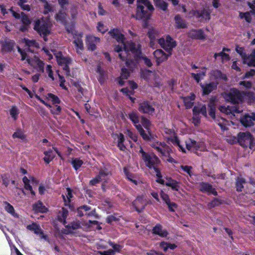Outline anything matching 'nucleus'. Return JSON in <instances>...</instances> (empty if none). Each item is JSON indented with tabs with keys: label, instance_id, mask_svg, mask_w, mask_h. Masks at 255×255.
<instances>
[{
	"label": "nucleus",
	"instance_id": "obj_59",
	"mask_svg": "<svg viewBox=\"0 0 255 255\" xmlns=\"http://www.w3.org/2000/svg\"><path fill=\"white\" fill-rule=\"evenodd\" d=\"M53 11V8L51 4H49L48 2H46V4H44V11L43 13L47 14L50 12Z\"/></svg>",
	"mask_w": 255,
	"mask_h": 255
},
{
	"label": "nucleus",
	"instance_id": "obj_54",
	"mask_svg": "<svg viewBox=\"0 0 255 255\" xmlns=\"http://www.w3.org/2000/svg\"><path fill=\"white\" fill-rule=\"evenodd\" d=\"M154 172L156 173V176L157 177L156 181L157 183H160L162 185H165V181L163 179H162V175L161 174L160 169H159L157 170L154 171Z\"/></svg>",
	"mask_w": 255,
	"mask_h": 255
},
{
	"label": "nucleus",
	"instance_id": "obj_38",
	"mask_svg": "<svg viewBox=\"0 0 255 255\" xmlns=\"http://www.w3.org/2000/svg\"><path fill=\"white\" fill-rule=\"evenodd\" d=\"M66 190L67 194L66 196L63 194L62 195L65 206H67V203H69L71 202V198L73 197L72 190L69 187L67 188Z\"/></svg>",
	"mask_w": 255,
	"mask_h": 255
},
{
	"label": "nucleus",
	"instance_id": "obj_31",
	"mask_svg": "<svg viewBox=\"0 0 255 255\" xmlns=\"http://www.w3.org/2000/svg\"><path fill=\"white\" fill-rule=\"evenodd\" d=\"M176 26L177 28H185L187 27V24L185 20H184L179 14L176 15L174 17Z\"/></svg>",
	"mask_w": 255,
	"mask_h": 255
},
{
	"label": "nucleus",
	"instance_id": "obj_28",
	"mask_svg": "<svg viewBox=\"0 0 255 255\" xmlns=\"http://www.w3.org/2000/svg\"><path fill=\"white\" fill-rule=\"evenodd\" d=\"M151 146L154 148L158 152L161 153L162 156H166V153L167 155H170L172 153L171 148L168 145L166 146L165 149H162L159 146L156 145L155 144H151Z\"/></svg>",
	"mask_w": 255,
	"mask_h": 255
},
{
	"label": "nucleus",
	"instance_id": "obj_52",
	"mask_svg": "<svg viewBox=\"0 0 255 255\" xmlns=\"http://www.w3.org/2000/svg\"><path fill=\"white\" fill-rule=\"evenodd\" d=\"M108 243L111 247H112L113 248L114 250H113L114 251L115 253H120L121 252V249L123 248L122 246H121V245L119 244H116L114 242L110 240L108 241Z\"/></svg>",
	"mask_w": 255,
	"mask_h": 255
},
{
	"label": "nucleus",
	"instance_id": "obj_30",
	"mask_svg": "<svg viewBox=\"0 0 255 255\" xmlns=\"http://www.w3.org/2000/svg\"><path fill=\"white\" fill-rule=\"evenodd\" d=\"M33 210L36 212L42 213H46L48 210L41 201H38L33 205Z\"/></svg>",
	"mask_w": 255,
	"mask_h": 255
},
{
	"label": "nucleus",
	"instance_id": "obj_25",
	"mask_svg": "<svg viewBox=\"0 0 255 255\" xmlns=\"http://www.w3.org/2000/svg\"><path fill=\"white\" fill-rule=\"evenodd\" d=\"M14 43L13 40L8 39L1 42V51L6 52H11L13 49Z\"/></svg>",
	"mask_w": 255,
	"mask_h": 255
},
{
	"label": "nucleus",
	"instance_id": "obj_45",
	"mask_svg": "<svg viewBox=\"0 0 255 255\" xmlns=\"http://www.w3.org/2000/svg\"><path fill=\"white\" fill-rule=\"evenodd\" d=\"M12 136L13 138H17L22 140H26V135L24 134L23 131L20 128L17 129L13 133Z\"/></svg>",
	"mask_w": 255,
	"mask_h": 255
},
{
	"label": "nucleus",
	"instance_id": "obj_14",
	"mask_svg": "<svg viewBox=\"0 0 255 255\" xmlns=\"http://www.w3.org/2000/svg\"><path fill=\"white\" fill-rule=\"evenodd\" d=\"M83 33H78L77 32H75L73 34V38L75 39L73 43L74 44L76 51L77 53H79V50L81 51L84 50V45L82 40Z\"/></svg>",
	"mask_w": 255,
	"mask_h": 255
},
{
	"label": "nucleus",
	"instance_id": "obj_60",
	"mask_svg": "<svg viewBox=\"0 0 255 255\" xmlns=\"http://www.w3.org/2000/svg\"><path fill=\"white\" fill-rule=\"evenodd\" d=\"M25 44L28 47H38V44L36 42V41L34 40H29L27 39H25Z\"/></svg>",
	"mask_w": 255,
	"mask_h": 255
},
{
	"label": "nucleus",
	"instance_id": "obj_51",
	"mask_svg": "<svg viewBox=\"0 0 255 255\" xmlns=\"http://www.w3.org/2000/svg\"><path fill=\"white\" fill-rule=\"evenodd\" d=\"M214 121L220 127L222 130L225 131L227 130L228 128H227L226 125L223 123V122L225 121L224 118H217L214 120Z\"/></svg>",
	"mask_w": 255,
	"mask_h": 255
},
{
	"label": "nucleus",
	"instance_id": "obj_2",
	"mask_svg": "<svg viewBox=\"0 0 255 255\" xmlns=\"http://www.w3.org/2000/svg\"><path fill=\"white\" fill-rule=\"evenodd\" d=\"M33 29L43 38L45 41H47V36L50 34V30L49 23L46 20L43 18L35 20Z\"/></svg>",
	"mask_w": 255,
	"mask_h": 255
},
{
	"label": "nucleus",
	"instance_id": "obj_33",
	"mask_svg": "<svg viewBox=\"0 0 255 255\" xmlns=\"http://www.w3.org/2000/svg\"><path fill=\"white\" fill-rule=\"evenodd\" d=\"M26 228L27 230L33 231L35 234H43V232L41 230L40 226L36 223H32L31 224L27 226Z\"/></svg>",
	"mask_w": 255,
	"mask_h": 255
},
{
	"label": "nucleus",
	"instance_id": "obj_17",
	"mask_svg": "<svg viewBox=\"0 0 255 255\" xmlns=\"http://www.w3.org/2000/svg\"><path fill=\"white\" fill-rule=\"evenodd\" d=\"M218 83L214 82H212L205 85L200 84V86L202 89V95H208L212 91L217 88Z\"/></svg>",
	"mask_w": 255,
	"mask_h": 255
},
{
	"label": "nucleus",
	"instance_id": "obj_42",
	"mask_svg": "<svg viewBox=\"0 0 255 255\" xmlns=\"http://www.w3.org/2000/svg\"><path fill=\"white\" fill-rule=\"evenodd\" d=\"M68 215V210L64 208H62L61 215H58L57 217L58 220L59 222L63 223V224L65 225L66 224V219L67 218Z\"/></svg>",
	"mask_w": 255,
	"mask_h": 255
},
{
	"label": "nucleus",
	"instance_id": "obj_1",
	"mask_svg": "<svg viewBox=\"0 0 255 255\" xmlns=\"http://www.w3.org/2000/svg\"><path fill=\"white\" fill-rule=\"evenodd\" d=\"M254 94L250 92H242L236 88H232L229 90L224 91L222 93L223 98L228 102L233 104H237L242 102L245 96L253 97Z\"/></svg>",
	"mask_w": 255,
	"mask_h": 255
},
{
	"label": "nucleus",
	"instance_id": "obj_44",
	"mask_svg": "<svg viewBox=\"0 0 255 255\" xmlns=\"http://www.w3.org/2000/svg\"><path fill=\"white\" fill-rule=\"evenodd\" d=\"M223 203V200L214 198L210 202L208 203V206L210 208H213L217 206H219Z\"/></svg>",
	"mask_w": 255,
	"mask_h": 255
},
{
	"label": "nucleus",
	"instance_id": "obj_20",
	"mask_svg": "<svg viewBox=\"0 0 255 255\" xmlns=\"http://www.w3.org/2000/svg\"><path fill=\"white\" fill-rule=\"evenodd\" d=\"M255 121V114L250 116L249 114H246L241 118L240 122L245 127H250L254 125Z\"/></svg>",
	"mask_w": 255,
	"mask_h": 255
},
{
	"label": "nucleus",
	"instance_id": "obj_21",
	"mask_svg": "<svg viewBox=\"0 0 255 255\" xmlns=\"http://www.w3.org/2000/svg\"><path fill=\"white\" fill-rule=\"evenodd\" d=\"M152 233L153 234L158 235L160 237H166L169 234L168 231L162 229V226L160 224H157L152 229Z\"/></svg>",
	"mask_w": 255,
	"mask_h": 255
},
{
	"label": "nucleus",
	"instance_id": "obj_39",
	"mask_svg": "<svg viewBox=\"0 0 255 255\" xmlns=\"http://www.w3.org/2000/svg\"><path fill=\"white\" fill-rule=\"evenodd\" d=\"M4 204H5L4 209L7 213L10 214L14 217L18 218V214L15 212L13 207L10 204L6 201L4 202Z\"/></svg>",
	"mask_w": 255,
	"mask_h": 255
},
{
	"label": "nucleus",
	"instance_id": "obj_6",
	"mask_svg": "<svg viewBox=\"0 0 255 255\" xmlns=\"http://www.w3.org/2000/svg\"><path fill=\"white\" fill-rule=\"evenodd\" d=\"M153 11H149L144 5H138L136 8V13L133 15L136 19L147 21L150 18L151 12Z\"/></svg>",
	"mask_w": 255,
	"mask_h": 255
},
{
	"label": "nucleus",
	"instance_id": "obj_36",
	"mask_svg": "<svg viewBox=\"0 0 255 255\" xmlns=\"http://www.w3.org/2000/svg\"><path fill=\"white\" fill-rule=\"evenodd\" d=\"M246 183V180L243 177H238L236 180V188L238 192L243 191L244 187V184Z\"/></svg>",
	"mask_w": 255,
	"mask_h": 255
},
{
	"label": "nucleus",
	"instance_id": "obj_32",
	"mask_svg": "<svg viewBox=\"0 0 255 255\" xmlns=\"http://www.w3.org/2000/svg\"><path fill=\"white\" fill-rule=\"evenodd\" d=\"M212 76L214 77L215 80H223L225 81H227L228 78L226 74H223L219 70H213L211 73Z\"/></svg>",
	"mask_w": 255,
	"mask_h": 255
},
{
	"label": "nucleus",
	"instance_id": "obj_34",
	"mask_svg": "<svg viewBox=\"0 0 255 255\" xmlns=\"http://www.w3.org/2000/svg\"><path fill=\"white\" fill-rule=\"evenodd\" d=\"M124 173L126 177V178L132 183H133L135 185L138 184V182L137 180L134 179L135 175L134 174L130 173L127 167H124L123 168Z\"/></svg>",
	"mask_w": 255,
	"mask_h": 255
},
{
	"label": "nucleus",
	"instance_id": "obj_57",
	"mask_svg": "<svg viewBox=\"0 0 255 255\" xmlns=\"http://www.w3.org/2000/svg\"><path fill=\"white\" fill-rule=\"evenodd\" d=\"M21 22L23 24L29 25L31 23V20L28 17V15L25 13L21 12Z\"/></svg>",
	"mask_w": 255,
	"mask_h": 255
},
{
	"label": "nucleus",
	"instance_id": "obj_9",
	"mask_svg": "<svg viewBox=\"0 0 255 255\" xmlns=\"http://www.w3.org/2000/svg\"><path fill=\"white\" fill-rule=\"evenodd\" d=\"M143 198L144 196L143 195H138L132 202V206L138 213L142 212L146 206V204L144 203Z\"/></svg>",
	"mask_w": 255,
	"mask_h": 255
},
{
	"label": "nucleus",
	"instance_id": "obj_41",
	"mask_svg": "<svg viewBox=\"0 0 255 255\" xmlns=\"http://www.w3.org/2000/svg\"><path fill=\"white\" fill-rule=\"evenodd\" d=\"M66 13L62 10H59L58 12L56 14L55 18L57 21H60L62 23L66 22Z\"/></svg>",
	"mask_w": 255,
	"mask_h": 255
},
{
	"label": "nucleus",
	"instance_id": "obj_47",
	"mask_svg": "<svg viewBox=\"0 0 255 255\" xmlns=\"http://www.w3.org/2000/svg\"><path fill=\"white\" fill-rule=\"evenodd\" d=\"M27 2V0H18L17 5L23 10L29 11L30 10V6L29 4H25Z\"/></svg>",
	"mask_w": 255,
	"mask_h": 255
},
{
	"label": "nucleus",
	"instance_id": "obj_10",
	"mask_svg": "<svg viewBox=\"0 0 255 255\" xmlns=\"http://www.w3.org/2000/svg\"><path fill=\"white\" fill-rule=\"evenodd\" d=\"M192 119H200L201 120L200 114L203 115L205 118H208L207 107L205 104L202 105L200 108L197 106H194L192 109Z\"/></svg>",
	"mask_w": 255,
	"mask_h": 255
},
{
	"label": "nucleus",
	"instance_id": "obj_4",
	"mask_svg": "<svg viewBox=\"0 0 255 255\" xmlns=\"http://www.w3.org/2000/svg\"><path fill=\"white\" fill-rule=\"evenodd\" d=\"M158 43L167 52H172L173 49L177 45L176 41L169 35H167L165 38L161 37L158 39Z\"/></svg>",
	"mask_w": 255,
	"mask_h": 255
},
{
	"label": "nucleus",
	"instance_id": "obj_11",
	"mask_svg": "<svg viewBox=\"0 0 255 255\" xmlns=\"http://www.w3.org/2000/svg\"><path fill=\"white\" fill-rule=\"evenodd\" d=\"M199 190L202 193H207L208 194H213L214 196L218 195V192L213 186L208 182H202L199 184Z\"/></svg>",
	"mask_w": 255,
	"mask_h": 255
},
{
	"label": "nucleus",
	"instance_id": "obj_61",
	"mask_svg": "<svg viewBox=\"0 0 255 255\" xmlns=\"http://www.w3.org/2000/svg\"><path fill=\"white\" fill-rule=\"evenodd\" d=\"M130 75V71L126 68L123 67L121 69V77L123 79H127Z\"/></svg>",
	"mask_w": 255,
	"mask_h": 255
},
{
	"label": "nucleus",
	"instance_id": "obj_26",
	"mask_svg": "<svg viewBox=\"0 0 255 255\" xmlns=\"http://www.w3.org/2000/svg\"><path fill=\"white\" fill-rule=\"evenodd\" d=\"M110 35L118 42H123L124 40V35L123 34L120 30L118 28H113L111 29L109 32Z\"/></svg>",
	"mask_w": 255,
	"mask_h": 255
},
{
	"label": "nucleus",
	"instance_id": "obj_23",
	"mask_svg": "<svg viewBox=\"0 0 255 255\" xmlns=\"http://www.w3.org/2000/svg\"><path fill=\"white\" fill-rule=\"evenodd\" d=\"M189 36L192 39L204 40L205 39V35L202 29H192L189 32Z\"/></svg>",
	"mask_w": 255,
	"mask_h": 255
},
{
	"label": "nucleus",
	"instance_id": "obj_18",
	"mask_svg": "<svg viewBox=\"0 0 255 255\" xmlns=\"http://www.w3.org/2000/svg\"><path fill=\"white\" fill-rule=\"evenodd\" d=\"M192 15L197 18H201V19L210 20V13L205 9L202 10H193L191 11Z\"/></svg>",
	"mask_w": 255,
	"mask_h": 255
},
{
	"label": "nucleus",
	"instance_id": "obj_37",
	"mask_svg": "<svg viewBox=\"0 0 255 255\" xmlns=\"http://www.w3.org/2000/svg\"><path fill=\"white\" fill-rule=\"evenodd\" d=\"M154 5L163 11L167 9L168 3L163 0H153Z\"/></svg>",
	"mask_w": 255,
	"mask_h": 255
},
{
	"label": "nucleus",
	"instance_id": "obj_7",
	"mask_svg": "<svg viewBox=\"0 0 255 255\" xmlns=\"http://www.w3.org/2000/svg\"><path fill=\"white\" fill-rule=\"evenodd\" d=\"M153 54L156 59L157 65L159 66L161 63L166 61L172 54V52L165 53L162 49H159L155 50Z\"/></svg>",
	"mask_w": 255,
	"mask_h": 255
},
{
	"label": "nucleus",
	"instance_id": "obj_48",
	"mask_svg": "<svg viewBox=\"0 0 255 255\" xmlns=\"http://www.w3.org/2000/svg\"><path fill=\"white\" fill-rule=\"evenodd\" d=\"M141 123L144 128L148 131H151L150 127L151 126V122L144 116H142L141 118Z\"/></svg>",
	"mask_w": 255,
	"mask_h": 255
},
{
	"label": "nucleus",
	"instance_id": "obj_15",
	"mask_svg": "<svg viewBox=\"0 0 255 255\" xmlns=\"http://www.w3.org/2000/svg\"><path fill=\"white\" fill-rule=\"evenodd\" d=\"M133 125L139 132L140 136L144 140L149 141L153 138V135L151 133V131H148V132L146 133L145 131L143 129L141 125H140L139 123Z\"/></svg>",
	"mask_w": 255,
	"mask_h": 255
},
{
	"label": "nucleus",
	"instance_id": "obj_64",
	"mask_svg": "<svg viewBox=\"0 0 255 255\" xmlns=\"http://www.w3.org/2000/svg\"><path fill=\"white\" fill-rule=\"evenodd\" d=\"M142 4L149 11H153L154 10L153 6L149 0H144Z\"/></svg>",
	"mask_w": 255,
	"mask_h": 255
},
{
	"label": "nucleus",
	"instance_id": "obj_56",
	"mask_svg": "<svg viewBox=\"0 0 255 255\" xmlns=\"http://www.w3.org/2000/svg\"><path fill=\"white\" fill-rule=\"evenodd\" d=\"M109 172L108 171V169L105 168L104 169H101L100 170L98 175L97 176L102 180H105L106 177L109 175Z\"/></svg>",
	"mask_w": 255,
	"mask_h": 255
},
{
	"label": "nucleus",
	"instance_id": "obj_5",
	"mask_svg": "<svg viewBox=\"0 0 255 255\" xmlns=\"http://www.w3.org/2000/svg\"><path fill=\"white\" fill-rule=\"evenodd\" d=\"M145 166L149 169H153L154 171L159 168V166L161 162L159 158L154 153L149 154L143 160Z\"/></svg>",
	"mask_w": 255,
	"mask_h": 255
},
{
	"label": "nucleus",
	"instance_id": "obj_8",
	"mask_svg": "<svg viewBox=\"0 0 255 255\" xmlns=\"http://www.w3.org/2000/svg\"><path fill=\"white\" fill-rule=\"evenodd\" d=\"M138 111L142 114L152 116L155 112V109L150 104V102L144 101L139 103Z\"/></svg>",
	"mask_w": 255,
	"mask_h": 255
},
{
	"label": "nucleus",
	"instance_id": "obj_43",
	"mask_svg": "<svg viewBox=\"0 0 255 255\" xmlns=\"http://www.w3.org/2000/svg\"><path fill=\"white\" fill-rule=\"evenodd\" d=\"M151 73L152 71L150 70H148L146 69H141L140 70V77L142 79H143L144 80L148 81L150 79V74Z\"/></svg>",
	"mask_w": 255,
	"mask_h": 255
},
{
	"label": "nucleus",
	"instance_id": "obj_16",
	"mask_svg": "<svg viewBox=\"0 0 255 255\" xmlns=\"http://www.w3.org/2000/svg\"><path fill=\"white\" fill-rule=\"evenodd\" d=\"M100 39L92 35L87 36L86 37V44L87 45L88 49L93 51L96 49V44L99 42Z\"/></svg>",
	"mask_w": 255,
	"mask_h": 255
},
{
	"label": "nucleus",
	"instance_id": "obj_53",
	"mask_svg": "<svg viewBox=\"0 0 255 255\" xmlns=\"http://www.w3.org/2000/svg\"><path fill=\"white\" fill-rule=\"evenodd\" d=\"M240 17L241 18H245L248 23H251L252 21V18L250 12H240Z\"/></svg>",
	"mask_w": 255,
	"mask_h": 255
},
{
	"label": "nucleus",
	"instance_id": "obj_24",
	"mask_svg": "<svg viewBox=\"0 0 255 255\" xmlns=\"http://www.w3.org/2000/svg\"><path fill=\"white\" fill-rule=\"evenodd\" d=\"M56 61L59 65L63 66L66 64H70L71 59L69 57H64L61 52H58L55 54Z\"/></svg>",
	"mask_w": 255,
	"mask_h": 255
},
{
	"label": "nucleus",
	"instance_id": "obj_29",
	"mask_svg": "<svg viewBox=\"0 0 255 255\" xmlns=\"http://www.w3.org/2000/svg\"><path fill=\"white\" fill-rule=\"evenodd\" d=\"M167 182H165V185L171 187L174 191H178L179 188V182L171 177H167Z\"/></svg>",
	"mask_w": 255,
	"mask_h": 255
},
{
	"label": "nucleus",
	"instance_id": "obj_12",
	"mask_svg": "<svg viewBox=\"0 0 255 255\" xmlns=\"http://www.w3.org/2000/svg\"><path fill=\"white\" fill-rule=\"evenodd\" d=\"M67 230L64 232L66 235L74 234L76 231L82 228L81 222L79 221L70 222L68 225H64Z\"/></svg>",
	"mask_w": 255,
	"mask_h": 255
},
{
	"label": "nucleus",
	"instance_id": "obj_27",
	"mask_svg": "<svg viewBox=\"0 0 255 255\" xmlns=\"http://www.w3.org/2000/svg\"><path fill=\"white\" fill-rule=\"evenodd\" d=\"M208 113L210 117L214 120L217 119L216 117V105L213 100H211L209 101L208 104Z\"/></svg>",
	"mask_w": 255,
	"mask_h": 255
},
{
	"label": "nucleus",
	"instance_id": "obj_40",
	"mask_svg": "<svg viewBox=\"0 0 255 255\" xmlns=\"http://www.w3.org/2000/svg\"><path fill=\"white\" fill-rule=\"evenodd\" d=\"M128 118L132 122L133 124L139 123V118L138 114L136 111H132L128 113Z\"/></svg>",
	"mask_w": 255,
	"mask_h": 255
},
{
	"label": "nucleus",
	"instance_id": "obj_50",
	"mask_svg": "<svg viewBox=\"0 0 255 255\" xmlns=\"http://www.w3.org/2000/svg\"><path fill=\"white\" fill-rule=\"evenodd\" d=\"M71 163L73 168L77 170L81 167L83 164V161L79 158H75L72 161Z\"/></svg>",
	"mask_w": 255,
	"mask_h": 255
},
{
	"label": "nucleus",
	"instance_id": "obj_35",
	"mask_svg": "<svg viewBox=\"0 0 255 255\" xmlns=\"http://www.w3.org/2000/svg\"><path fill=\"white\" fill-rule=\"evenodd\" d=\"M45 157L43 160L46 164H49L55 157V155L53 152V150L51 149L44 152Z\"/></svg>",
	"mask_w": 255,
	"mask_h": 255
},
{
	"label": "nucleus",
	"instance_id": "obj_63",
	"mask_svg": "<svg viewBox=\"0 0 255 255\" xmlns=\"http://www.w3.org/2000/svg\"><path fill=\"white\" fill-rule=\"evenodd\" d=\"M50 111L53 115H59L61 112V108L60 106L56 105L55 107H52Z\"/></svg>",
	"mask_w": 255,
	"mask_h": 255
},
{
	"label": "nucleus",
	"instance_id": "obj_19",
	"mask_svg": "<svg viewBox=\"0 0 255 255\" xmlns=\"http://www.w3.org/2000/svg\"><path fill=\"white\" fill-rule=\"evenodd\" d=\"M158 32L155 29L152 28L149 29L148 32H147V35L150 39L149 42V46L150 47L152 48H154V45L156 44V42H158V39H157V37H158Z\"/></svg>",
	"mask_w": 255,
	"mask_h": 255
},
{
	"label": "nucleus",
	"instance_id": "obj_22",
	"mask_svg": "<svg viewBox=\"0 0 255 255\" xmlns=\"http://www.w3.org/2000/svg\"><path fill=\"white\" fill-rule=\"evenodd\" d=\"M114 51L119 53V57L121 60L124 61L126 58V56H128V50L127 48V46L124 45V50L122 46L117 45L114 47Z\"/></svg>",
	"mask_w": 255,
	"mask_h": 255
},
{
	"label": "nucleus",
	"instance_id": "obj_13",
	"mask_svg": "<svg viewBox=\"0 0 255 255\" xmlns=\"http://www.w3.org/2000/svg\"><path fill=\"white\" fill-rule=\"evenodd\" d=\"M127 48L128 52L130 51L133 54L135 60L140 59L141 54L140 46L136 47L135 43L131 42L128 43Z\"/></svg>",
	"mask_w": 255,
	"mask_h": 255
},
{
	"label": "nucleus",
	"instance_id": "obj_62",
	"mask_svg": "<svg viewBox=\"0 0 255 255\" xmlns=\"http://www.w3.org/2000/svg\"><path fill=\"white\" fill-rule=\"evenodd\" d=\"M181 169H182L184 172H186L190 176H191L193 175V173L192 172V167L188 165H181L180 166Z\"/></svg>",
	"mask_w": 255,
	"mask_h": 255
},
{
	"label": "nucleus",
	"instance_id": "obj_49",
	"mask_svg": "<svg viewBox=\"0 0 255 255\" xmlns=\"http://www.w3.org/2000/svg\"><path fill=\"white\" fill-rule=\"evenodd\" d=\"M46 98L48 100H51L53 105L56 104H58L61 102V101L58 96L51 93L47 94Z\"/></svg>",
	"mask_w": 255,
	"mask_h": 255
},
{
	"label": "nucleus",
	"instance_id": "obj_55",
	"mask_svg": "<svg viewBox=\"0 0 255 255\" xmlns=\"http://www.w3.org/2000/svg\"><path fill=\"white\" fill-rule=\"evenodd\" d=\"M183 101L184 106L187 109L191 108L194 105V102L190 100V98H186V97H183Z\"/></svg>",
	"mask_w": 255,
	"mask_h": 255
},
{
	"label": "nucleus",
	"instance_id": "obj_58",
	"mask_svg": "<svg viewBox=\"0 0 255 255\" xmlns=\"http://www.w3.org/2000/svg\"><path fill=\"white\" fill-rule=\"evenodd\" d=\"M9 113L11 117L14 120H16L19 112L16 106H12L9 111Z\"/></svg>",
	"mask_w": 255,
	"mask_h": 255
},
{
	"label": "nucleus",
	"instance_id": "obj_3",
	"mask_svg": "<svg viewBox=\"0 0 255 255\" xmlns=\"http://www.w3.org/2000/svg\"><path fill=\"white\" fill-rule=\"evenodd\" d=\"M254 140V138L250 132H240L238 134V138L234 137L233 142L237 140L242 146L251 148Z\"/></svg>",
	"mask_w": 255,
	"mask_h": 255
},
{
	"label": "nucleus",
	"instance_id": "obj_46",
	"mask_svg": "<svg viewBox=\"0 0 255 255\" xmlns=\"http://www.w3.org/2000/svg\"><path fill=\"white\" fill-rule=\"evenodd\" d=\"M118 214L114 213L113 215L108 216L106 221L108 224H111L113 222L119 221L120 220L121 216H118Z\"/></svg>",
	"mask_w": 255,
	"mask_h": 255
}]
</instances>
